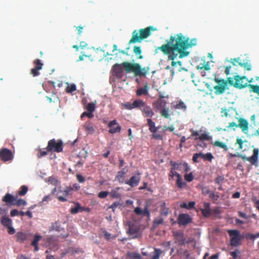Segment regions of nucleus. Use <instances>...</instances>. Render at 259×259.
I'll return each instance as SVG.
<instances>
[{
  "mask_svg": "<svg viewBox=\"0 0 259 259\" xmlns=\"http://www.w3.org/2000/svg\"><path fill=\"white\" fill-rule=\"evenodd\" d=\"M127 233L131 236L132 238H138L140 236V229L134 223L130 224Z\"/></svg>",
  "mask_w": 259,
  "mask_h": 259,
  "instance_id": "nucleus-14",
  "label": "nucleus"
},
{
  "mask_svg": "<svg viewBox=\"0 0 259 259\" xmlns=\"http://www.w3.org/2000/svg\"><path fill=\"white\" fill-rule=\"evenodd\" d=\"M243 143H244V141L241 139L238 138L237 139L236 144L239 145V149L240 150L242 149Z\"/></svg>",
  "mask_w": 259,
  "mask_h": 259,
  "instance_id": "nucleus-60",
  "label": "nucleus"
},
{
  "mask_svg": "<svg viewBox=\"0 0 259 259\" xmlns=\"http://www.w3.org/2000/svg\"><path fill=\"white\" fill-rule=\"evenodd\" d=\"M84 207L80 206V204L78 202L75 204V206L70 209V213L71 214H76L79 212H81L84 210Z\"/></svg>",
  "mask_w": 259,
  "mask_h": 259,
  "instance_id": "nucleus-26",
  "label": "nucleus"
},
{
  "mask_svg": "<svg viewBox=\"0 0 259 259\" xmlns=\"http://www.w3.org/2000/svg\"><path fill=\"white\" fill-rule=\"evenodd\" d=\"M133 52L137 56V58L138 59H142L144 57L141 55L142 50L140 46H135L134 47Z\"/></svg>",
  "mask_w": 259,
  "mask_h": 259,
  "instance_id": "nucleus-32",
  "label": "nucleus"
},
{
  "mask_svg": "<svg viewBox=\"0 0 259 259\" xmlns=\"http://www.w3.org/2000/svg\"><path fill=\"white\" fill-rule=\"evenodd\" d=\"M231 62L234 66L236 65V64L235 62L238 63V64L241 67H243L245 69H246L248 71H250L251 69V66L250 64V63H248V62H244L241 61L240 58H234L233 59H231Z\"/></svg>",
  "mask_w": 259,
  "mask_h": 259,
  "instance_id": "nucleus-18",
  "label": "nucleus"
},
{
  "mask_svg": "<svg viewBox=\"0 0 259 259\" xmlns=\"http://www.w3.org/2000/svg\"><path fill=\"white\" fill-rule=\"evenodd\" d=\"M166 44L156 48V51L160 50L167 55L169 60H174L179 55V58L187 57L189 52L187 50L196 45L195 38L190 39L182 33L177 34L175 36H170Z\"/></svg>",
  "mask_w": 259,
  "mask_h": 259,
  "instance_id": "nucleus-1",
  "label": "nucleus"
},
{
  "mask_svg": "<svg viewBox=\"0 0 259 259\" xmlns=\"http://www.w3.org/2000/svg\"><path fill=\"white\" fill-rule=\"evenodd\" d=\"M178 175H180V174L178 173L177 171H176L175 170H174L172 168H171V170L169 174V176L170 177H171V178H173L174 177V176H176L177 178H178Z\"/></svg>",
  "mask_w": 259,
  "mask_h": 259,
  "instance_id": "nucleus-61",
  "label": "nucleus"
},
{
  "mask_svg": "<svg viewBox=\"0 0 259 259\" xmlns=\"http://www.w3.org/2000/svg\"><path fill=\"white\" fill-rule=\"evenodd\" d=\"M138 108L141 111L143 115L148 118L152 117L154 115V112L152 108L148 106L146 102L141 100Z\"/></svg>",
  "mask_w": 259,
  "mask_h": 259,
  "instance_id": "nucleus-7",
  "label": "nucleus"
},
{
  "mask_svg": "<svg viewBox=\"0 0 259 259\" xmlns=\"http://www.w3.org/2000/svg\"><path fill=\"white\" fill-rule=\"evenodd\" d=\"M76 90V85L74 84L68 85L66 89L67 93H72Z\"/></svg>",
  "mask_w": 259,
  "mask_h": 259,
  "instance_id": "nucleus-51",
  "label": "nucleus"
},
{
  "mask_svg": "<svg viewBox=\"0 0 259 259\" xmlns=\"http://www.w3.org/2000/svg\"><path fill=\"white\" fill-rule=\"evenodd\" d=\"M219 197H220L218 195L214 194L213 192H212L210 196H209V198H210L214 201H217L219 199Z\"/></svg>",
  "mask_w": 259,
  "mask_h": 259,
  "instance_id": "nucleus-63",
  "label": "nucleus"
},
{
  "mask_svg": "<svg viewBox=\"0 0 259 259\" xmlns=\"http://www.w3.org/2000/svg\"><path fill=\"white\" fill-rule=\"evenodd\" d=\"M108 126L110 127L109 132L112 134L120 132L121 131V126L118 124L115 119L110 121L108 123Z\"/></svg>",
  "mask_w": 259,
  "mask_h": 259,
  "instance_id": "nucleus-16",
  "label": "nucleus"
},
{
  "mask_svg": "<svg viewBox=\"0 0 259 259\" xmlns=\"http://www.w3.org/2000/svg\"><path fill=\"white\" fill-rule=\"evenodd\" d=\"M230 238V244L232 246H238L241 245V240L242 238L240 231L238 230H228L227 231Z\"/></svg>",
  "mask_w": 259,
  "mask_h": 259,
  "instance_id": "nucleus-6",
  "label": "nucleus"
},
{
  "mask_svg": "<svg viewBox=\"0 0 259 259\" xmlns=\"http://www.w3.org/2000/svg\"><path fill=\"white\" fill-rule=\"evenodd\" d=\"M49 152H50V151H48L46 148L45 149H39L38 150L37 156L38 158H40L42 156L47 155Z\"/></svg>",
  "mask_w": 259,
  "mask_h": 259,
  "instance_id": "nucleus-45",
  "label": "nucleus"
},
{
  "mask_svg": "<svg viewBox=\"0 0 259 259\" xmlns=\"http://www.w3.org/2000/svg\"><path fill=\"white\" fill-rule=\"evenodd\" d=\"M96 101L92 103H89L87 104L86 106V109L88 111L92 113L93 114L94 112L95 111L96 108Z\"/></svg>",
  "mask_w": 259,
  "mask_h": 259,
  "instance_id": "nucleus-38",
  "label": "nucleus"
},
{
  "mask_svg": "<svg viewBox=\"0 0 259 259\" xmlns=\"http://www.w3.org/2000/svg\"><path fill=\"white\" fill-rule=\"evenodd\" d=\"M148 94V85L146 84L144 88H141L137 90L136 95L141 96L143 95H146Z\"/></svg>",
  "mask_w": 259,
  "mask_h": 259,
  "instance_id": "nucleus-36",
  "label": "nucleus"
},
{
  "mask_svg": "<svg viewBox=\"0 0 259 259\" xmlns=\"http://www.w3.org/2000/svg\"><path fill=\"white\" fill-rule=\"evenodd\" d=\"M76 178L79 183H83L85 181L84 178L80 175H77Z\"/></svg>",
  "mask_w": 259,
  "mask_h": 259,
  "instance_id": "nucleus-64",
  "label": "nucleus"
},
{
  "mask_svg": "<svg viewBox=\"0 0 259 259\" xmlns=\"http://www.w3.org/2000/svg\"><path fill=\"white\" fill-rule=\"evenodd\" d=\"M150 212L148 209V206L147 205L144 209L142 210V215L146 216V217H149L150 216Z\"/></svg>",
  "mask_w": 259,
  "mask_h": 259,
  "instance_id": "nucleus-57",
  "label": "nucleus"
},
{
  "mask_svg": "<svg viewBox=\"0 0 259 259\" xmlns=\"http://www.w3.org/2000/svg\"><path fill=\"white\" fill-rule=\"evenodd\" d=\"M154 30L155 29L152 26L141 29L139 31L135 30L132 33V36L128 44H133L141 42L143 39L148 38L151 35V31Z\"/></svg>",
  "mask_w": 259,
  "mask_h": 259,
  "instance_id": "nucleus-3",
  "label": "nucleus"
},
{
  "mask_svg": "<svg viewBox=\"0 0 259 259\" xmlns=\"http://www.w3.org/2000/svg\"><path fill=\"white\" fill-rule=\"evenodd\" d=\"M3 201L9 205H16L17 206H24L26 205V201L21 198H19L17 195H12L7 193L2 198Z\"/></svg>",
  "mask_w": 259,
  "mask_h": 259,
  "instance_id": "nucleus-4",
  "label": "nucleus"
},
{
  "mask_svg": "<svg viewBox=\"0 0 259 259\" xmlns=\"http://www.w3.org/2000/svg\"><path fill=\"white\" fill-rule=\"evenodd\" d=\"M108 194L109 192L108 191H101L98 193V197L100 198H105L108 196Z\"/></svg>",
  "mask_w": 259,
  "mask_h": 259,
  "instance_id": "nucleus-58",
  "label": "nucleus"
},
{
  "mask_svg": "<svg viewBox=\"0 0 259 259\" xmlns=\"http://www.w3.org/2000/svg\"><path fill=\"white\" fill-rule=\"evenodd\" d=\"M126 172L127 170H125V168H123L121 170L117 172L116 178L120 183L123 182V178H124Z\"/></svg>",
  "mask_w": 259,
  "mask_h": 259,
  "instance_id": "nucleus-33",
  "label": "nucleus"
},
{
  "mask_svg": "<svg viewBox=\"0 0 259 259\" xmlns=\"http://www.w3.org/2000/svg\"><path fill=\"white\" fill-rule=\"evenodd\" d=\"M248 87L249 88L251 89V91L257 93L259 94V85H253V84H249Z\"/></svg>",
  "mask_w": 259,
  "mask_h": 259,
  "instance_id": "nucleus-53",
  "label": "nucleus"
},
{
  "mask_svg": "<svg viewBox=\"0 0 259 259\" xmlns=\"http://www.w3.org/2000/svg\"><path fill=\"white\" fill-rule=\"evenodd\" d=\"M127 255L129 258L132 259H137L141 257L140 255L138 253L130 252H127Z\"/></svg>",
  "mask_w": 259,
  "mask_h": 259,
  "instance_id": "nucleus-48",
  "label": "nucleus"
},
{
  "mask_svg": "<svg viewBox=\"0 0 259 259\" xmlns=\"http://www.w3.org/2000/svg\"><path fill=\"white\" fill-rule=\"evenodd\" d=\"M10 215L12 217L19 215V211L16 209H12L10 212Z\"/></svg>",
  "mask_w": 259,
  "mask_h": 259,
  "instance_id": "nucleus-62",
  "label": "nucleus"
},
{
  "mask_svg": "<svg viewBox=\"0 0 259 259\" xmlns=\"http://www.w3.org/2000/svg\"><path fill=\"white\" fill-rule=\"evenodd\" d=\"M196 68L198 70H201V69H204L205 70H207V71L209 70L210 69V67L208 62L204 63L202 65V66H197Z\"/></svg>",
  "mask_w": 259,
  "mask_h": 259,
  "instance_id": "nucleus-47",
  "label": "nucleus"
},
{
  "mask_svg": "<svg viewBox=\"0 0 259 259\" xmlns=\"http://www.w3.org/2000/svg\"><path fill=\"white\" fill-rule=\"evenodd\" d=\"M14 158L12 151L6 148L0 149V159L3 162L12 161Z\"/></svg>",
  "mask_w": 259,
  "mask_h": 259,
  "instance_id": "nucleus-10",
  "label": "nucleus"
},
{
  "mask_svg": "<svg viewBox=\"0 0 259 259\" xmlns=\"http://www.w3.org/2000/svg\"><path fill=\"white\" fill-rule=\"evenodd\" d=\"M160 110V114L162 117H163L165 118H169L170 114H169V110L168 108H166L165 107V108H163L161 109Z\"/></svg>",
  "mask_w": 259,
  "mask_h": 259,
  "instance_id": "nucleus-41",
  "label": "nucleus"
},
{
  "mask_svg": "<svg viewBox=\"0 0 259 259\" xmlns=\"http://www.w3.org/2000/svg\"><path fill=\"white\" fill-rule=\"evenodd\" d=\"M46 149L51 152L60 153L63 151V143L61 140L53 139L49 141Z\"/></svg>",
  "mask_w": 259,
  "mask_h": 259,
  "instance_id": "nucleus-5",
  "label": "nucleus"
},
{
  "mask_svg": "<svg viewBox=\"0 0 259 259\" xmlns=\"http://www.w3.org/2000/svg\"><path fill=\"white\" fill-rule=\"evenodd\" d=\"M185 180L189 182H192L194 179L193 174L190 172L188 174H185L184 176Z\"/></svg>",
  "mask_w": 259,
  "mask_h": 259,
  "instance_id": "nucleus-54",
  "label": "nucleus"
},
{
  "mask_svg": "<svg viewBox=\"0 0 259 259\" xmlns=\"http://www.w3.org/2000/svg\"><path fill=\"white\" fill-rule=\"evenodd\" d=\"M202 193L204 195H208V196H210L211 193L213 192L212 191L210 190L208 187L204 186L202 187L201 188Z\"/></svg>",
  "mask_w": 259,
  "mask_h": 259,
  "instance_id": "nucleus-46",
  "label": "nucleus"
},
{
  "mask_svg": "<svg viewBox=\"0 0 259 259\" xmlns=\"http://www.w3.org/2000/svg\"><path fill=\"white\" fill-rule=\"evenodd\" d=\"M15 236L17 242L23 243L29 239L30 234L29 233L20 231L16 233Z\"/></svg>",
  "mask_w": 259,
  "mask_h": 259,
  "instance_id": "nucleus-17",
  "label": "nucleus"
},
{
  "mask_svg": "<svg viewBox=\"0 0 259 259\" xmlns=\"http://www.w3.org/2000/svg\"><path fill=\"white\" fill-rule=\"evenodd\" d=\"M213 145L216 147H218L224 149L225 151L228 150L227 146L225 143H224L220 141H215Z\"/></svg>",
  "mask_w": 259,
  "mask_h": 259,
  "instance_id": "nucleus-43",
  "label": "nucleus"
},
{
  "mask_svg": "<svg viewBox=\"0 0 259 259\" xmlns=\"http://www.w3.org/2000/svg\"><path fill=\"white\" fill-rule=\"evenodd\" d=\"M41 238L42 237L40 235H35L34 236L33 240L31 243V245L34 247V251L38 250L39 248L38 247V242L41 240Z\"/></svg>",
  "mask_w": 259,
  "mask_h": 259,
  "instance_id": "nucleus-25",
  "label": "nucleus"
},
{
  "mask_svg": "<svg viewBox=\"0 0 259 259\" xmlns=\"http://www.w3.org/2000/svg\"><path fill=\"white\" fill-rule=\"evenodd\" d=\"M33 64L34 65V68H36V69H37L39 70L42 68L43 64L39 59H36L34 60L33 61Z\"/></svg>",
  "mask_w": 259,
  "mask_h": 259,
  "instance_id": "nucleus-44",
  "label": "nucleus"
},
{
  "mask_svg": "<svg viewBox=\"0 0 259 259\" xmlns=\"http://www.w3.org/2000/svg\"><path fill=\"white\" fill-rule=\"evenodd\" d=\"M170 165L172 166L171 168H172L174 170H181L182 169V168L183 167V164L181 163H177L174 161H170Z\"/></svg>",
  "mask_w": 259,
  "mask_h": 259,
  "instance_id": "nucleus-42",
  "label": "nucleus"
},
{
  "mask_svg": "<svg viewBox=\"0 0 259 259\" xmlns=\"http://www.w3.org/2000/svg\"><path fill=\"white\" fill-rule=\"evenodd\" d=\"M192 222V218L186 213H181L179 215L177 223L180 226H186Z\"/></svg>",
  "mask_w": 259,
  "mask_h": 259,
  "instance_id": "nucleus-13",
  "label": "nucleus"
},
{
  "mask_svg": "<svg viewBox=\"0 0 259 259\" xmlns=\"http://www.w3.org/2000/svg\"><path fill=\"white\" fill-rule=\"evenodd\" d=\"M120 189V187H117L114 189L112 190L110 192H109V194L113 198H119L121 196V194L119 193V190Z\"/></svg>",
  "mask_w": 259,
  "mask_h": 259,
  "instance_id": "nucleus-31",
  "label": "nucleus"
},
{
  "mask_svg": "<svg viewBox=\"0 0 259 259\" xmlns=\"http://www.w3.org/2000/svg\"><path fill=\"white\" fill-rule=\"evenodd\" d=\"M176 185L179 188H183L186 186V183L183 181L181 175H178Z\"/></svg>",
  "mask_w": 259,
  "mask_h": 259,
  "instance_id": "nucleus-39",
  "label": "nucleus"
},
{
  "mask_svg": "<svg viewBox=\"0 0 259 259\" xmlns=\"http://www.w3.org/2000/svg\"><path fill=\"white\" fill-rule=\"evenodd\" d=\"M172 108L175 109H180L184 112L187 110V106L185 103L182 101H179L171 103Z\"/></svg>",
  "mask_w": 259,
  "mask_h": 259,
  "instance_id": "nucleus-21",
  "label": "nucleus"
},
{
  "mask_svg": "<svg viewBox=\"0 0 259 259\" xmlns=\"http://www.w3.org/2000/svg\"><path fill=\"white\" fill-rule=\"evenodd\" d=\"M175 242L178 245H184L186 242V238L182 231H175L172 232Z\"/></svg>",
  "mask_w": 259,
  "mask_h": 259,
  "instance_id": "nucleus-11",
  "label": "nucleus"
},
{
  "mask_svg": "<svg viewBox=\"0 0 259 259\" xmlns=\"http://www.w3.org/2000/svg\"><path fill=\"white\" fill-rule=\"evenodd\" d=\"M214 80L218 84V85L213 87L215 90V94L216 95H221L224 93L226 90V86L227 85L226 80L218 78H215Z\"/></svg>",
  "mask_w": 259,
  "mask_h": 259,
  "instance_id": "nucleus-9",
  "label": "nucleus"
},
{
  "mask_svg": "<svg viewBox=\"0 0 259 259\" xmlns=\"http://www.w3.org/2000/svg\"><path fill=\"white\" fill-rule=\"evenodd\" d=\"M122 66L124 68L126 73L133 72L136 76H144L148 72V69L146 67L141 68L138 63H130L125 62L121 64H115L112 66V70L115 76L120 77L122 75Z\"/></svg>",
  "mask_w": 259,
  "mask_h": 259,
  "instance_id": "nucleus-2",
  "label": "nucleus"
},
{
  "mask_svg": "<svg viewBox=\"0 0 259 259\" xmlns=\"http://www.w3.org/2000/svg\"><path fill=\"white\" fill-rule=\"evenodd\" d=\"M212 137L209 135V133H203L198 137L194 138L195 141L200 140V141H209L211 140Z\"/></svg>",
  "mask_w": 259,
  "mask_h": 259,
  "instance_id": "nucleus-27",
  "label": "nucleus"
},
{
  "mask_svg": "<svg viewBox=\"0 0 259 259\" xmlns=\"http://www.w3.org/2000/svg\"><path fill=\"white\" fill-rule=\"evenodd\" d=\"M48 182L50 184H51L55 186H57L58 184V183H59V181H58V180L56 178L53 177H49L48 179Z\"/></svg>",
  "mask_w": 259,
  "mask_h": 259,
  "instance_id": "nucleus-49",
  "label": "nucleus"
},
{
  "mask_svg": "<svg viewBox=\"0 0 259 259\" xmlns=\"http://www.w3.org/2000/svg\"><path fill=\"white\" fill-rule=\"evenodd\" d=\"M169 212V209L166 206V203L163 202L160 205V213L161 215L166 217Z\"/></svg>",
  "mask_w": 259,
  "mask_h": 259,
  "instance_id": "nucleus-24",
  "label": "nucleus"
},
{
  "mask_svg": "<svg viewBox=\"0 0 259 259\" xmlns=\"http://www.w3.org/2000/svg\"><path fill=\"white\" fill-rule=\"evenodd\" d=\"M168 96H164L161 93H159V98L157 100L153 103V106L155 110L158 111L163 108H165L167 102L164 99V98H168Z\"/></svg>",
  "mask_w": 259,
  "mask_h": 259,
  "instance_id": "nucleus-12",
  "label": "nucleus"
},
{
  "mask_svg": "<svg viewBox=\"0 0 259 259\" xmlns=\"http://www.w3.org/2000/svg\"><path fill=\"white\" fill-rule=\"evenodd\" d=\"M259 237V232L256 233L255 234L248 233L246 235L245 238L247 239H250L251 240H254L255 238Z\"/></svg>",
  "mask_w": 259,
  "mask_h": 259,
  "instance_id": "nucleus-50",
  "label": "nucleus"
},
{
  "mask_svg": "<svg viewBox=\"0 0 259 259\" xmlns=\"http://www.w3.org/2000/svg\"><path fill=\"white\" fill-rule=\"evenodd\" d=\"M137 176H132L130 180L125 182V184L129 185L131 187H135L137 186L140 181L141 178L140 177V174L138 172Z\"/></svg>",
  "mask_w": 259,
  "mask_h": 259,
  "instance_id": "nucleus-15",
  "label": "nucleus"
},
{
  "mask_svg": "<svg viewBox=\"0 0 259 259\" xmlns=\"http://www.w3.org/2000/svg\"><path fill=\"white\" fill-rule=\"evenodd\" d=\"M1 223L4 226L7 228L12 226V220L6 216L2 217Z\"/></svg>",
  "mask_w": 259,
  "mask_h": 259,
  "instance_id": "nucleus-30",
  "label": "nucleus"
},
{
  "mask_svg": "<svg viewBox=\"0 0 259 259\" xmlns=\"http://www.w3.org/2000/svg\"><path fill=\"white\" fill-rule=\"evenodd\" d=\"M39 71V70L37 69H36V68H32L30 71V74H32L34 77L38 76L40 74Z\"/></svg>",
  "mask_w": 259,
  "mask_h": 259,
  "instance_id": "nucleus-59",
  "label": "nucleus"
},
{
  "mask_svg": "<svg viewBox=\"0 0 259 259\" xmlns=\"http://www.w3.org/2000/svg\"><path fill=\"white\" fill-rule=\"evenodd\" d=\"M204 208L201 209L202 215L205 218H208L211 215V210L210 208V204L208 202H204L203 204Z\"/></svg>",
  "mask_w": 259,
  "mask_h": 259,
  "instance_id": "nucleus-22",
  "label": "nucleus"
},
{
  "mask_svg": "<svg viewBox=\"0 0 259 259\" xmlns=\"http://www.w3.org/2000/svg\"><path fill=\"white\" fill-rule=\"evenodd\" d=\"M147 121L149 127V130L153 133H155L158 131V128L155 126V123L150 118H147Z\"/></svg>",
  "mask_w": 259,
  "mask_h": 259,
  "instance_id": "nucleus-29",
  "label": "nucleus"
},
{
  "mask_svg": "<svg viewBox=\"0 0 259 259\" xmlns=\"http://www.w3.org/2000/svg\"><path fill=\"white\" fill-rule=\"evenodd\" d=\"M258 154V150L257 149H254L253 155L251 157H248V161L252 164H255L257 161Z\"/></svg>",
  "mask_w": 259,
  "mask_h": 259,
  "instance_id": "nucleus-28",
  "label": "nucleus"
},
{
  "mask_svg": "<svg viewBox=\"0 0 259 259\" xmlns=\"http://www.w3.org/2000/svg\"><path fill=\"white\" fill-rule=\"evenodd\" d=\"M84 116H87L89 118H92L94 116V114H92V113H91L87 111L86 112H83L81 114L80 117L81 118H82V117Z\"/></svg>",
  "mask_w": 259,
  "mask_h": 259,
  "instance_id": "nucleus-56",
  "label": "nucleus"
},
{
  "mask_svg": "<svg viewBox=\"0 0 259 259\" xmlns=\"http://www.w3.org/2000/svg\"><path fill=\"white\" fill-rule=\"evenodd\" d=\"M190 132H191V134L188 139H192L193 137H198L200 136L199 133L197 131L194 130L193 129H190Z\"/></svg>",
  "mask_w": 259,
  "mask_h": 259,
  "instance_id": "nucleus-52",
  "label": "nucleus"
},
{
  "mask_svg": "<svg viewBox=\"0 0 259 259\" xmlns=\"http://www.w3.org/2000/svg\"><path fill=\"white\" fill-rule=\"evenodd\" d=\"M62 230L61 228L60 224L59 222H55V223H53L51 227L49 229L50 231H56L57 232H60Z\"/></svg>",
  "mask_w": 259,
  "mask_h": 259,
  "instance_id": "nucleus-34",
  "label": "nucleus"
},
{
  "mask_svg": "<svg viewBox=\"0 0 259 259\" xmlns=\"http://www.w3.org/2000/svg\"><path fill=\"white\" fill-rule=\"evenodd\" d=\"M85 132L88 135H91L95 132V129L93 125L90 123H85L84 125Z\"/></svg>",
  "mask_w": 259,
  "mask_h": 259,
  "instance_id": "nucleus-35",
  "label": "nucleus"
},
{
  "mask_svg": "<svg viewBox=\"0 0 259 259\" xmlns=\"http://www.w3.org/2000/svg\"><path fill=\"white\" fill-rule=\"evenodd\" d=\"M28 187L25 185H23L20 187L19 190L16 193V195L19 196H24L28 192Z\"/></svg>",
  "mask_w": 259,
  "mask_h": 259,
  "instance_id": "nucleus-40",
  "label": "nucleus"
},
{
  "mask_svg": "<svg viewBox=\"0 0 259 259\" xmlns=\"http://www.w3.org/2000/svg\"><path fill=\"white\" fill-rule=\"evenodd\" d=\"M234 79H235V83L234 84V87L237 89H243L247 86H248V80L245 76H239V75H235L234 76Z\"/></svg>",
  "mask_w": 259,
  "mask_h": 259,
  "instance_id": "nucleus-8",
  "label": "nucleus"
},
{
  "mask_svg": "<svg viewBox=\"0 0 259 259\" xmlns=\"http://www.w3.org/2000/svg\"><path fill=\"white\" fill-rule=\"evenodd\" d=\"M214 157L211 153H207L205 154L204 157L203 159L204 160H208L209 161H211L212 159H213Z\"/></svg>",
  "mask_w": 259,
  "mask_h": 259,
  "instance_id": "nucleus-55",
  "label": "nucleus"
},
{
  "mask_svg": "<svg viewBox=\"0 0 259 259\" xmlns=\"http://www.w3.org/2000/svg\"><path fill=\"white\" fill-rule=\"evenodd\" d=\"M140 100V99L135 100L134 101L133 103H131L130 102L122 103V106H123L124 108L127 110H132L134 108H138V107L140 105L139 103Z\"/></svg>",
  "mask_w": 259,
  "mask_h": 259,
  "instance_id": "nucleus-20",
  "label": "nucleus"
},
{
  "mask_svg": "<svg viewBox=\"0 0 259 259\" xmlns=\"http://www.w3.org/2000/svg\"><path fill=\"white\" fill-rule=\"evenodd\" d=\"M163 251L161 249L159 248H154V251L152 253L151 259H159L160 255L162 254Z\"/></svg>",
  "mask_w": 259,
  "mask_h": 259,
  "instance_id": "nucleus-37",
  "label": "nucleus"
},
{
  "mask_svg": "<svg viewBox=\"0 0 259 259\" xmlns=\"http://www.w3.org/2000/svg\"><path fill=\"white\" fill-rule=\"evenodd\" d=\"M73 189L71 187H67L65 188V189L63 191L60 190V192L62 193L63 196H58L57 197L58 200L60 202H66L67 201V199L66 198L69 194L70 191H71Z\"/></svg>",
  "mask_w": 259,
  "mask_h": 259,
  "instance_id": "nucleus-19",
  "label": "nucleus"
},
{
  "mask_svg": "<svg viewBox=\"0 0 259 259\" xmlns=\"http://www.w3.org/2000/svg\"><path fill=\"white\" fill-rule=\"evenodd\" d=\"M239 124H238V127L241 128L243 132L248 131V121L242 118H239L238 120Z\"/></svg>",
  "mask_w": 259,
  "mask_h": 259,
  "instance_id": "nucleus-23",
  "label": "nucleus"
}]
</instances>
